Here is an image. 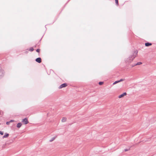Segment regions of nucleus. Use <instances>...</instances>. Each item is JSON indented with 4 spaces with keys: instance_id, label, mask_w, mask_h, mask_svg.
<instances>
[{
    "instance_id": "obj_1",
    "label": "nucleus",
    "mask_w": 156,
    "mask_h": 156,
    "mask_svg": "<svg viewBox=\"0 0 156 156\" xmlns=\"http://www.w3.org/2000/svg\"><path fill=\"white\" fill-rule=\"evenodd\" d=\"M137 53L138 51H135L133 53V56L129 57V58H127V61L129 62H131V61H132L136 57V56L137 55Z\"/></svg>"
},
{
    "instance_id": "obj_2",
    "label": "nucleus",
    "mask_w": 156,
    "mask_h": 156,
    "mask_svg": "<svg viewBox=\"0 0 156 156\" xmlns=\"http://www.w3.org/2000/svg\"><path fill=\"white\" fill-rule=\"evenodd\" d=\"M4 72L1 67H0V78H2L4 76Z\"/></svg>"
},
{
    "instance_id": "obj_3",
    "label": "nucleus",
    "mask_w": 156,
    "mask_h": 156,
    "mask_svg": "<svg viewBox=\"0 0 156 156\" xmlns=\"http://www.w3.org/2000/svg\"><path fill=\"white\" fill-rule=\"evenodd\" d=\"M22 122H23L25 124H27L29 123V121L27 118L23 119Z\"/></svg>"
},
{
    "instance_id": "obj_4",
    "label": "nucleus",
    "mask_w": 156,
    "mask_h": 156,
    "mask_svg": "<svg viewBox=\"0 0 156 156\" xmlns=\"http://www.w3.org/2000/svg\"><path fill=\"white\" fill-rule=\"evenodd\" d=\"M67 86L66 83H65L61 84L59 87V89H61L63 87H66Z\"/></svg>"
},
{
    "instance_id": "obj_5",
    "label": "nucleus",
    "mask_w": 156,
    "mask_h": 156,
    "mask_svg": "<svg viewBox=\"0 0 156 156\" xmlns=\"http://www.w3.org/2000/svg\"><path fill=\"white\" fill-rule=\"evenodd\" d=\"M35 61L38 63H40L41 62V58L40 57L37 58L36 59Z\"/></svg>"
},
{
    "instance_id": "obj_6",
    "label": "nucleus",
    "mask_w": 156,
    "mask_h": 156,
    "mask_svg": "<svg viewBox=\"0 0 156 156\" xmlns=\"http://www.w3.org/2000/svg\"><path fill=\"white\" fill-rule=\"evenodd\" d=\"M127 94L126 92H124L122 94H121V95H119L118 97L119 98H121L123 97L124 96L126 95Z\"/></svg>"
},
{
    "instance_id": "obj_7",
    "label": "nucleus",
    "mask_w": 156,
    "mask_h": 156,
    "mask_svg": "<svg viewBox=\"0 0 156 156\" xmlns=\"http://www.w3.org/2000/svg\"><path fill=\"white\" fill-rule=\"evenodd\" d=\"M152 45V43L148 42L145 43V46L146 47H149Z\"/></svg>"
},
{
    "instance_id": "obj_8",
    "label": "nucleus",
    "mask_w": 156,
    "mask_h": 156,
    "mask_svg": "<svg viewBox=\"0 0 156 156\" xmlns=\"http://www.w3.org/2000/svg\"><path fill=\"white\" fill-rule=\"evenodd\" d=\"M9 136V134L7 133H5L4 135L3 136V138H6L7 137Z\"/></svg>"
},
{
    "instance_id": "obj_9",
    "label": "nucleus",
    "mask_w": 156,
    "mask_h": 156,
    "mask_svg": "<svg viewBox=\"0 0 156 156\" xmlns=\"http://www.w3.org/2000/svg\"><path fill=\"white\" fill-rule=\"evenodd\" d=\"M22 125V124L21 122L18 123L17 124L16 126L18 128H20L21 127Z\"/></svg>"
},
{
    "instance_id": "obj_10",
    "label": "nucleus",
    "mask_w": 156,
    "mask_h": 156,
    "mask_svg": "<svg viewBox=\"0 0 156 156\" xmlns=\"http://www.w3.org/2000/svg\"><path fill=\"white\" fill-rule=\"evenodd\" d=\"M67 119L66 117H63L61 121L62 122H65L66 121Z\"/></svg>"
},
{
    "instance_id": "obj_11",
    "label": "nucleus",
    "mask_w": 156,
    "mask_h": 156,
    "mask_svg": "<svg viewBox=\"0 0 156 156\" xmlns=\"http://www.w3.org/2000/svg\"><path fill=\"white\" fill-rule=\"evenodd\" d=\"M55 138L56 137L55 136L52 137L51 140H49V141L50 142L52 141L55 139Z\"/></svg>"
},
{
    "instance_id": "obj_12",
    "label": "nucleus",
    "mask_w": 156,
    "mask_h": 156,
    "mask_svg": "<svg viewBox=\"0 0 156 156\" xmlns=\"http://www.w3.org/2000/svg\"><path fill=\"white\" fill-rule=\"evenodd\" d=\"M142 64V63L141 62H137L136 63V65H139L141 64Z\"/></svg>"
},
{
    "instance_id": "obj_13",
    "label": "nucleus",
    "mask_w": 156,
    "mask_h": 156,
    "mask_svg": "<svg viewBox=\"0 0 156 156\" xmlns=\"http://www.w3.org/2000/svg\"><path fill=\"white\" fill-rule=\"evenodd\" d=\"M115 4L116 5H119L118 0H115Z\"/></svg>"
},
{
    "instance_id": "obj_14",
    "label": "nucleus",
    "mask_w": 156,
    "mask_h": 156,
    "mask_svg": "<svg viewBox=\"0 0 156 156\" xmlns=\"http://www.w3.org/2000/svg\"><path fill=\"white\" fill-rule=\"evenodd\" d=\"M34 48H33V47H31L30 49H29V51H34Z\"/></svg>"
},
{
    "instance_id": "obj_15",
    "label": "nucleus",
    "mask_w": 156,
    "mask_h": 156,
    "mask_svg": "<svg viewBox=\"0 0 156 156\" xmlns=\"http://www.w3.org/2000/svg\"><path fill=\"white\" fill-rule=\"evenodd\" d=\"M119 82V80L116 81L113 83V85L115 84H116L117 83H118Z\"/></svg>"
},
{
    "instance_id": "obj_16",
    "label": "nucleus",
    "mask_w": 156,
    "mask_h": 156,
    "mask_svg": "<svg viewBox=\"0 0 156 156\" xmlns=\"http://www.w3.org/2000/svg\"><path fill=\"white\" fill-rule=\"evenodd\" d=\"M103 83H104V82H103L101 81V82H99L98 84L99 85H102L103 84Z\"/></svg>"
},
{
    "instance_id": "obj_17",
    "label": "nucleus",
    "mask_w": 156,
    "mask_h": 156,
    "mask_svg": "<svg viewBox=\"0 0 156 156\" xmlns=\"http://www.w3.org/2000/svg\"><path fill=\"white\" fill-rule=\"evenodd\" d=\"M124 80H125V79H121L119 80V82H120L121 81H124Z\"/></svg>"
},
{
    "instance_id": "obj_18",
    "label": "nucleus",
    "mask_w": 156,
    "mask_h": 156,
    "mask_svg": "<svg viewBox=\"0 0 156 156\" xmlns=\"http://www.w3.org/2000/svg\"><path fill=\"white\" fill-rule=\"evenodd\" d=\"M131 67H133L134 66H136V63L135 64H132L131 65Z\"/></svg>"
},
{
    "instance_id": "obj_19",
    "label": "nucleus",
    "mask_w": 156,
    "mask_h": 156,
    "mask_svg": "<svg viewBox=\"0 0 156 156\" xmlns=\"http://www.w3.org/2000/svg\"><path fill=\"white\" fill-rule=\"evenodd\" d=\"M40 51V49L39 48L37 49L36 51L37 52H39Z\"/></svg>"
},
{
    "instance_id": "obj_20",
    "label": "nucleus",
    "mask_w": 156,
    "mask_h": 156,
    "mask_svg": "<svg viewBox=\"0 0 156 156\" xmlns=\"http://www.w3.org/2000/svg\"><path fill=\"white\" fill-rule=\"evenodd\" d=\"M4 134V133L3 132H2V131H0V134L1 135H3Z\"/></svg>"
},
{
    "instance_id": "obj_21",
    "label": "nucleus",
    "mask_w": 156,
    "mask_h": 156,
    "mask_svg": "<svg viewBox=\"0 0 156 156\" xmlns=\"http://www.w3.org/2000/svg\"><path fill=\"white\" fill-rule=\"evenodd\" d=\"M10 123V122L9 121V122H6V124L7 125H8Z\"/></svg>"
},
{
    "instance_id": "obj_22",
    "label": "nucleus",
    "mask_w": 156,
    "mask_h": 156,
    "mask_svg": "<svg viewBox=\"0 0 156 156\" xmlns=\"http://www.w3.org/2000/svg\"><path fill=\"white\" fill-rule=\"evenodd\" d=\"M129 150V148L128 149H125L124 150L125 151H128Z\"/></svg>"
},
{
    "instance_id": "obj_23",
    "label": "nucleus",
    "mask_w": 156,
    "mask_h": 156,
    "mask_svg": "<svg viewBox=\"0 0 156 156\" xmlns=\"http://www.w3.org/2000/svg\"><path fill=\"white\" fill-rule=\"evenodd\" d=\"M9 122H14V120H10L9 121Z\"/></svg>"
},
{
    "instance_id": "obj_24",
    "label": "nucleus",
    "mask_w": 156,
    "mask_h": 156,
    "mask_svg": "<svg viewBox=\"0 0 156 156\" xmlns=\"http://www.w3.org/2000/svg\"><path fill=\"white\" fill-rule=\"evenodd\" d=\"M28 52V51H25V53H27Z\"/></svg>"
}]
</instances>
